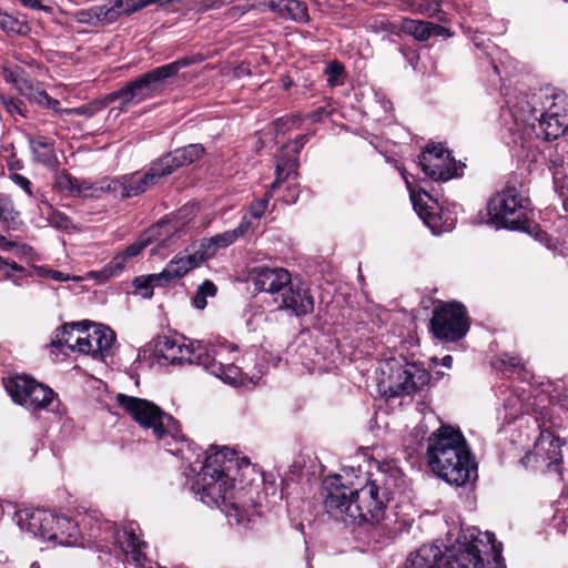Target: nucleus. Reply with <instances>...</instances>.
Wrapping results in <instances>:
<instances>
[{"label": "nucleus", "instance_id": "1", "mask_svg": "<svg viewBox=\"0 0 568 568\" xmlns=\"http://www.w3.org/2000/svg\"><path fill=\"white\" fill-rule=\"evenodd\" d=\"M237 465L235 452L227 447L207 454L192 490L203 504L220 508L230 521L234 519L236 524H243L251 521L258 511L254 504L248 505L243 499L242 491L234 493Z\"/></svg>", "mask_w": 568, "mask_h": 568}, {"label": "nucleus", "instance_id": "2", "mask_svg": "<svg viewBox=\"0 0 568 568\" xmlns=\"http://www.w3.org/2000/svg\"><path fill=\"white\" fill-rule=\"evenodd\" d=\"M324 488V507L336 520L374 526L385 517L387 493L382 491L379 483L367 481L359 488H353L342 480L341 475H334L325 479Z\"/></svg>", "mask_w": 568, "mask_h": 568}, {"label": "nucleus", "instance_id": "3", "mask_svg": "<svg viewBox=\"0 0 568 568\" xmlns=\"http://www.w3.org/2000/svg\"><path fill=\"white\" fill-rule=\"evenodd\" d=\"M430 469L449 485L457 487L477 478V465L459 429L442 426L427 440Z\"/></svg>", "mask_w": 568, "mask_h": 568}, {"label": "nucleus", "instance_id": "4", "mask_svg": "<svg viewBox=\"0 0 568 568\" xmlns=\"http://www.w3.org/2000/svg\"><path fill=\"white\" fill-rule=\"evenodd\" d=\"M118 404L142 427L151 428L156 440L162 442L168 452L187 459L181 445L185 442L180 425L171 415L164 413L154 403L119 394Z\"/></svg>", "mask_w": 568, "mask_h": 568}, {"label": "nucleus", "instance_id": "5", "mask_svg": "<svg viewBox=\"0 0 568 568\" xmlns=\"http://www.w3.org/2000/svg\"><path fill=\"white\" fill-rule=\"evenodd\" d=\"M204 60L201 53L182 57L171 63L156 67L134 80L128 82L118 91L106 95L109 102L121 100V105L138 104L161 93L170 79L178 75L179 71Z\"/></svg>", "mask_w": 568, "mask_h": 568}, {"label": "nucleus", "instance_id": "6", "mask_svg": "<svg viewBox=\"0 0 568 568\" xmlns=\"http://www.w3.org/2000/svg\"><path fill=\"white\" fill-rule=\"evenodd\" d=\"M528 199L515 184L508 183L503 191L490 199L488 214L498 227L530 231Z\"/></svg>", "mask_w": 568, "mask_h": 568}, {"label": "nucleus", "instance_id": "7", "mask_svg": "<svg viewBox=\"0 0 568 568\" xmlns=\"http://www.w3.org/2000/svg\"><path fill=\"white\" fill-rule=\"evenodd\" d=\"M468 329L469 321L463 304L449 302L434 308L430 320V332L434 337L444 342H457Z\"/></svg>", "mask_w": 568, "mask_h": 568}, {"label": "nucleus", "instance_id": "8", "mask_svg": "<svg viewBox=\"0 0 568 568\" xmlns=\"http://www.w3.org/2000/svg\"><path fill=\"white\" fill-rule=\"evenodd\" d=\"M234 352H236V346L226 343L207 345V358L201 361L200 365L226 384L234 386L254 385L255 382L251 377L243 374L233 363H229L232 359L230 355Z\"/></svg>", "mask_w": 568, "mask_h": 568}, {"label": "nucleus", "instance_id": "9", "mask_svg": "<svg viewBox=\"0 0 568 568\" xmlns=\"http://www.w3.org/2000/svg\"><path fill=\"white\" fill-rule=\"evenodd\" d=\"M428 382L429 375L425 369L407 364L405 366H392L388 377L382 379L378 387L384 396L393 398L402 395H412L428 384Z\"/></svg>", "mask_w": 568, "mask_h": 568}, {"label": "nucleus", "instance_id": "10", "mask_svg": "<svg viewBox=\"0 0 568 568\" xmlns=\"http://www.w3.org/2000/svg\"><path fill=\"white\" fill-rule=\"evenodd\" d=\"M153 343L155 356L173 365L183 362L200 365L201 361L207 358V345L201 341H193L186 345L176 337L160 335Z\"/></svg>", "mask_w": 568, "mask_h": 568}, {"label": "nucleus", "instance_id": "11", "mask_svg": "<svg viewBox=\"0 0 568 568\" xmlns=\"http://www.w3.org/2000/svg\"><path fill=\"white\" fill-rule=\"evenodd\" d=\"M90 322L83 325L79 331L74 342L78 344V352L91 355L93 358L104 359L111 355V349L115 343L114 332L102 324H93L90 329Z\"/></svg>", "mask_w": 568, "mask_h": 568}, {"label": "nucleus", "instance_id": "12", "mask_svg": "<svg viewBox=\"0 0 568 568\" xmlns=\"http://www.w3.org/2000/svg\"><path fill=\"white\" fill-rule=\"evenodd\" d=\"M163 176L166 175L161 165H159L158 161H154L145 173L135 172L122 175L113 180L109 187L118 193L121 199H129L144 193L158 184Z\"/></svg>", "mask_w": 568, "mask_h": 568}, {"label": "nucleus", "instance_id": "13", "mask_svg": "<svg viewBox=\"0 0 568 568\" xmlns=\"http://www.w3.org/2000/svg\"><path fill=\"white\" fill-rule=\"evenodd\" d=\"M424 173L435 181H448L456 175V161L442 144H432L419 156Z\"/></svg>", "mask_w": 568, "mask_h": 568}, {"label": "nucleus", "instance_id": "14", "mask_svg": "<svg viewBox=\"0 0 568 568\" xmlns=\"http://www.w3.org/2000/svg\"><path fill=\"white\" fill-rule=\"evenodd\" d=\"M560 446L558 437L550 432H541L535 443L534 450L523 458V463L535 464L536 468L557 471L562 458Z\"/></svg>", "mask_w": 568, "mask_h": 568}, {"label": "nucleus", "instance_id": "15", "mask_svg": "<svg viewBox=\"0 0 568 568\" xmlns=\"http://www.w3.org/2000/svg\"><path fill=\"white\" fill-rule=\"evenodd\" d=\"M539 129L545 139H557L568 129V97L556 94L546 112L540 113Z\"/></svg>", "mask_w": 568, "mask_h": 568}, {"label": "nucleus", "instance_id": "16", "mask_svg": "<svg viewBox=\"0 0 568 568\" xmlns=\"http://www.w3.org/2000/svg\"><path fill=\"white\" fill-rule=\"evenodd\" d=\"M250 280L257 292H265L276 300L292 281L291 273L284 267L255 266L250 272Z\"/></svg>", "mask_w": 568, "mask_h": 568}, {"label": "nucleus", "instance_id": "17", "mask_svg": "<svg viewBox=\"0 0 568 568\" xmlns=\"http://www.w3.org/2000/svg\"><path fill=\"white\" fill-rule=\"evenodd\" d=\"M277 310L284 311L290 315L303 316L314 310V300L310 291L302 284L293 280L283 290V293L274 300Z\"/></svg>", "mask_w": 568, "mask_h": 568}, {"label": "nucleus", "instance_id": "18", "mask_svg": "<svg viewBox=\"0 0 568 568\" xmlns=\"http://www.w3.org/2000/svg\"><path fill=\"white\" fill-rule=\"evenodd\" d=\"M17 523L22 530L32 534L43 540H51L57 538L55 521L57 515L37 509L33 511L22 510L16 514Z\"/></svg>", "mask_w": 568, "mask_h": 568}, {"label": "nucleus", "instance_id": "19", "mask_svg": "<svg viewBox=\"0 0 568 568\" xmlns=\"http://www.w3.org/2000/svg\"><path fill=\"white\" fill-rule=\"evenodd\" d=\"M90 516H82L81 520L72 519L68 516H57L55 535L53 541L64 546L82 545L80 542L83 536V529L88 530L90 537L94 536V527L91 525Z\"/></svg>", "mask_w": 568, "mask_h": 568}, {"label": "nucleus", "instance_id": "20", "mask_svg": "<svg viewBox=\"0 0 568 568\" xmlns=\"http://www.w3.org/2000/svg\"><path fill=\"white\" fill-rule=\"evenodd\" d=\"M311 136L312 134H301L283 148L276 163V179L272 183V187H277L282 182L288 179L291 174L296 172L298 154Z\"/></svg>", "mask_w": 568, "mask_h": 568}, {"label": "nucleus", "instance_id": "21", "mask_svg": "<svg viewBox=\"0 0 568 568\" xmlns=\"http://www.w3.org/2000/svg\"><path fill=\"white\" fill-rule=\"evenodd\" d=\"M549 170L552 174L555 190L562 197L568 196V145L558 143L549 152Z\"/></svg>", "mask_w": 568, "mask_h": 568}, {"label": "nucleus", "instance_id": "22", "mask_svg": "<svg viewBox=\"0 0 568 568\" xmlns=\"http://www.w3.org/2000/svg\"><path fill=\"white\" fill-rule=\"evenodd\" d=\"M400 174L405 180V183L409 191L410 200L415 211L418 213L420 219L424 220L425 224H427L432 229L433 233H439L440 230H438V213L436 212V207L433 205H428V203L425 201H432V196L426 191L416 190L415 187H413L406 175L405 170H402Z\"/></svg>", "mask_w": 568, "mask_h": 568}, {"label": "nucleus", "instance_id": "23", "mask_svg": "<svg viewBox=\"0 0 568 568\" xmlns=\"http://www.w3.org/2000/svg\"><path fill=\"white\" fill-rule=\"evenodd\" d=\"M204 153L201 144H190L184 148L175 149L158 160L165 175L171 174L180 166L191 164L199 160Z\"/></svg>", "mask_w": 568, "mask_h": 568}, {"label": "nucleus", "instance_id": "24", "mask_svg": "<svg viewBox=\"0 0 568 568\" xmlns=\"http://www.w3.org/2000/svg\"><path fill=\"white\" fill-rule=\"evenodd\" d=\"M116 542L128 559H130L136 567L145 568L148 558L144 555L143 549L146 547V544L139 540L133 528H124L122 531H119L116 534Z\"/></svg>", "mask_w": 568, "mask_h": 568}, {"label": "nucleus", "instance_id": "25", "mask_svg": "<svg viewBox=\"0 0 568 568\" xmlns=\"http://www.w3.org/2000/svg\"><path fill=\"white\" fill-rule=\"evenodd\" d=\"M265 6L281 19L295 22H307L310 19L305 2L300 0H268Z\"/></svg>", "mask_w": 568, "mask_h": 568}, {"label": "nucleus", "instance_id": "26", "mask_svg": "<svg viewBox=\"0 0 568 568\" xmlns=\"http://www.w3.org/2000/svg\"><path fill=\"white\" fill-rule=\"evenodd\" d=\"M368 481L379 483L382 491L387 493V500L389 501L395 490L404 485V476L396 464L387 462L379 466L376 477Z\"/></svg>", "mask_w": 568, "mask_h": 568}, {"label": "nucleus", "instance_id": "27", "mask_svg": "<svg viewBox=\"0 0 568 568\" xmlns=\"http://www.w3.org/2000/svg\"><path fill=\"white\" fill-rule=\"evenodd\" d=\"M72 18L77 22L90 27H101L115 22L108 2L101 6L80 9L72 14Z\"/></svg>", "mask_w": 568, "mask_h": 568}, {"label": "nucleus", "instance_id": "28", "mask_svg": "<svg viewBox=\"0 0 568 568\" xmlns=\"http://www.w3.org/2000/svg\"><path fill=\"white\" fill-rule=\"evenodd\" d=\"M204 260L196 248L193 253L184 255L178 254L163 268L170 281L183 277L189 271L197 267Z\"/></svg>", "mask_w": 568, "mask_h": 568}, {"label": "nucleus", "instance_id": "29", "mask_svg": "<svg viewBox=\"0 0 568 568\" xmlns=\"http://www.w3.org/2000/svg\"><path fill=\"white\" fill-rule=\"evenodd\" d=\"M34 381V378L28 375H17L10 377L4 383V386L12 400L23 406L24 403H28Z\"/></svg>", "mask_w": 568, "mask_h": 568}, {"label": "nucleus", "instance_id": "30", "mask_svg": "<svg viewBox=\"0 0 568 568\" xmlns=\"http://www.w3.org/2000/svg\"><path fill=\"white\" fill-rule=\"evenodd\" d=\"M83 325H87V321L64 324L59 327L52 337V346L61 351L68 348L73 352H78V344L74 342V339L77 338L78 331Z\"/></svg>", "mask_w": 568, "mask_h": 568}, {"label": "nucleus", "instance_id": "31", "mask_svg": "<svg viewBox=\"0 0 568 568\" xmlns=\"http://www.w3.org/2000/svg\"><path fill=\"white\" fill-rule=\"evenodd\" d=\"M28 141L36 161L44 165H52L55 162L53 141L43 136L32 135L28 136Z\"/></svg>", "mask_w": 568, "mask_h": 568}, {"label": "nucleus", "instance_id": "32", "mask_svg": "<svg viewBox=\"0 0 568 568\" xmlns=\"http://www.w3.org/2000/svg\"><path fill=\"white\" fill-rule=\"evenodd\" d=\"M236 234L232 230L225 231L221 234H216L210 239H204L199 246L204 261L212 257L217 248L227 247L236 241Z\"/></svg>", "mask_w": 568, "mask_h": 568}, {"label": "nucleus", "instance_id": "33", "mask_svg": "<svg viewBox=\"0 0 568 568\" xmlns=\"http://www.w3.org/2000/svg\"><path fill=\"white\" fill-rule=\"evenodd\" d=\"M53 398L54 392L50 387L34 381L28 403L23 407L32 412L47 409Z\"/></svg>", "mask_w": 568, "mask_h": 568}, {"label": "nucleus", "instance_id": "34", "mask_svg": "<svg viewBox=\"0 0 568 568\" xmlns=\"http://www.w3.org/2000/svg\"><path fill=\"white\" fill-rule=\"evenodd\" d=\"M515 121L535 129V122L539 123L541 111L531 104L529 100H521L509 106Z\"/></svg>", "mask_w": 568, "mask_h": 568}, {"label": "nucleus", "instance_id": "35", "mask_svg": "<svg viewBox=\"0 0 568 568\" xmlns=\"http://www.w3.org/2000/svg\"><path fill=\"white\" fill-rule=\"evenodd\" d=\"M1 75L8 83H11L20 94L27 98H31V91L33 90V87L32 83L26 79L24 71L21 68L3 67Z\"/></svg>", "mask_w": 568, "mask_h": 568}, {"label": "nucleus", "instance_id": "36", "mask_svg": "<svg viewBox=\"0 0 568 568\" xmlns=\"http://www.w3.org/2000/svg\"><path fill=\"white\" fill-rule=\"evenodd\" d=\"M115 21L121 16H131L148 7V0H106Z\"/></svg>", "mask_w": 568, "mask_h": 568}, {"label": "nucleus", "instance_id": "37", "mask_svg": "<svg viewBox=\"0 0 568 568\" xmlns=\"http://www.w3.org/2000/svg\"><path fill=\"white\" fill-rule=\"evenodd\" d=\"M432 22L404 18L400 30L418 41H426L430 38Z\"/></svg>", "mask_w": 568, "mask_h": 568}, {"label": "nucleus", "instance_id": "38", "mask_svg": "<svg viewBox=\"0 0 568 568\" xmlns=\"http://www.w3.org/2000/svg\"><path fill=\"white\" fill-rule=\"evenodd\" d=\"M216 291L215 284L210 280H205L196 291L193 305L199 310H204L207 305L206 297L215 296Z\"/></svg>", "mask_w": 568, "mask_h": 568}, {"label": "nucleus", "instance_id": "39", "mask_svg": "<svg viewBox=\"0 0 568 568\" xmlns=\"http://www.w3.org/2000/svg\"><path fill=\"white\" fill-rule=\"evenodd\" d=\"M48 221L50 225L59 230H78L72 220L65 213L54 210L52 206L49 207Z\"/></svg>", "mask_w": 568, "mask_h": 568}, {"label": "nucleus", "instance_id": "40", "mask_svg": "<svg viewBox=\"0 0 568 568\" xmlns=\"http://www.w3.org/2000/svg\"><path fill=\"white\" fill-rule=\"evenodd\" d=\"M78 179L67 172H59L54 176V186L59 191H67L70 195L75 196Z\"/></svg>", "mask_w": 568, "mask_h": 568}, {"label": "nucleus", "instance_id": "41", "mask_svg": "<svg viewBox=\"0 0 568 568\" xmlns=\"http://www.w3.org/2000/svg\"><path fill=\"white\" fill-rule=\"evenodd\" d=\"M126 262V256L119 253L104 266L101 274L104 278L115 276L124 270Z\"/></svg>", "mask_w": 568, "mask_h": 568}, {"label": "nucleus", "instance_id": "42", "mask_svg": "<svg viewBox=\"0 0 568 568\" xmlns=\"http://www.w3.org/2000/svg\"><path fill=\"white\" fill-rule=\"evenodd\" d=\"M276 187H270V190L265 193V195L262 197V199H258L257 201L253 202L250 206V212H248V215L255 220H260L267 206H268V202H270V199L272 196V192L275 190Z\"/></svg>", "mask_w": 568, "mask_h": 568}, {"label": "nucleus", "instance_id": "43", "mask_svg": "<svg viewBox=\"0 0 568 568\" xmlns=\"http://www.w3.org/2000/svg\"><path fill=\"white\" fill-rule=\"evenodd\" d=\"M417 11L422 14H425L429 18H436L440 22H446V17L440 9L439 2H426L420 3L417 8Z\"/></svg>", "mask_w": 568, "mask_h": 568}, {"label": "nucleus", "instance_id": "44", "mask_svg": "<svg viewBox=\"0 0 568 568\" xmlns=\"http://www.w3.org/2000/svg\"><path fill=\"white\" fill-rule=\"evenodd\" d=\"M23 24L16 18L0 10V29L7 33H20Z\"/></svg>", "mask_w": 568, "mask_h": 568}, {"label": "nucleus", "instance_id": "45", "mask_svg": "<svg viewBox=\"0 0 568 568\" xmlns=\"http://www.w3.org/2000/svg\"><path fill=\"white\" fill-rule=\"evenodd\" d=\"M135 292L139 293L143 298H151L153 296V288L151 282L146 275L138 276L132 282Z\"/></svg>", "mask_w": 568, "mask_h": 568}, {"label": "nucleus", "instance_id": "46", "mask_svg": "<svg viewBox=\"0 0 568 568\" xmlns=\"http://www.w3.org/2000/svg\"><path fill=\"white\" fill-rule=\"evenodd\" d=\"M0 99L8 113L11 115L18 114L20 116H26L23 103L21 101L3 95Z\"/></svg>", "mask_w": 568, "mask_h": 568}, {"label": "nucleus", "instance_id": "47", "mask_svg": "<svg viewBox=\"0 0 568 568\" xmlns=\"http://www.w3.org/2000/svg\"><path fill=\"white\" fill-rule=\"evenodd\" d=\"M38 273L41 275V276H48L57 282H67V281H70V280H73V281H79L80 277H77V276H70L69 274L67 273H63V272H60V271H57V270H50V268H45V267H38L37 268Z\"/></svg>", "mask_w": 568, "mask_h": 568}, {"label": "nucleus", "instance_id": "48", "mask_svg": "<svg viewBox=\"0 0 568 568\" xmlns=\"http://www.w3.org/2000/svg\"><path fill=\"white\" fill-rule=\"evenodd\" d=\"M327 77V83L331 87L339 84V77L343 73V67L337 62H331L325 70Z\"/></svg>", "mask_w": 568, "mask_h": 568}, {"label": "nucleus", "instance_id": "49", "mask_svg": "<svg viewBox=\"0 0 568 568\" xmlns=\"http://www.w3.org/2000/svg\"><path fill=\"white\" fill-rule=\"evenodd\" d=\"M13 204L12 201L3 195H0V221H10L13 220Z\"/></svg>", "mask_w": 568, "mask_h": 568}, {"label": "nucleus", "instance_id": "50", "mask_svg": "<svg viewBox=\"0 0 568 568\" xmlns=\"http://www.w3.org/2000/svg\"><path fill=\"white\" fill-rule=\"evenodd\" d=\"M29 99L34 100L39 104L47 105L48 108H51V109H57V106L60 104L58 100L52 99L45 91L33 92V90H32L31 98H29Z\"/></svg>", "mask_w": 568, "mask_h": 568}, {"label": "nucleus", "instance_id": "51", "mask_svg": "<svg viewBox=\"0 0 568 568\" xmlns=\"http://www.w3.org/2000/svg\"><path fill=\"white\" fill-rule=\"evenodd\" d=\"M332 111L329 110L328 105L320 106L316 110L307 113L305 115L306 119L312 121L313 123L321 122L323 119L329 116Z\"/></svg>", "mask_w": 568, "mask_h": 568}, {"label": "nucleus", "instance_id": "52", "mask_svg": "<svg viewBox=\"0 0 568 568\" xmlns=\"http://www.w3.org/2000/svg\"><path fill=\"white\" fill-rule=\"evenodd\" d=\"M146 276L152 284L153 290L154 287L165 286L171 282L164 270H162L160 273L149 274Z\"/></svg>", "mask_w": 568, "mask_h": 568}, {"label": "nucleus", "instance_id": "53", "mask_svg": "<svg viewBox=\"0 0 568 568\" xmlns=\"http://www.w3.org/2000/svg\"><path fill=\"white\" fill-rule=\"evenodd\" d=\"M252 219L250 215H244L239 226L232 230L235 232L236 239L244 236L251 229H254Z\"/></svg>", "mask_w": 568, "mask_h": 568}, {"label": "nucleus", "instance_id": "54", "mask_svg": "<svg viewBox=\"0 0 568 568\" xmlns=\"http://www.w3.org/2000/svg\"><path fill=\"white\" fill-rule=\"evenodd\" d=\"M146 246L145 242H135L131 245H129L123 252H121L123 255L126 256V260L129 261L132 257L138 256L142 250Z\"/></svg>", "mask_w": 568, "mask_h": 568}, {"label": "nucleus", "instance_id": "55", "mask_svg": "<svg viewBox=\"0 0 568 568\" xmlns=\"http://www.w3.org/2000/svg\"><path fill=\"white\" fill-rule=\"evenodd\" d=\"M12 181L20 186L28 195H32L31 182L23 175L14 173L11 175Z\"/></svg>", "mask_w": 568, "mask_h": 568}, {"label": "nucleus", "instance_id": "56", "mask_svg": "<svg viewBox=\"0 0 568 568\" xmlns=\"http://www.w3.org/2000/svg\"><path fill=\"white\" fill-rule=\"evenodd\" d=\"M226 1L227 0H195V3L203 10H211L222 7Z\"/></svg>", "mask_w": 568, "mask_h": 568}, {"label": "nucleus", "instance_id": "57", "mask_svg": "<svg viewBox=\"0 0 568 568\" xmlns=\"http://www.w3.org/2000/svg\"><path fill=\"white\" fill-rule=\"evenodd\" d=\"M93 187L92 183L88 180H79L77 182L75 196H88L89 191Z\"/></svg>", "mask_w": 568, "mask_h": 568}, {"label": "nucleus", "instance_id": "58", "mask_svg": "<svg viewBox=\"0 0 568 568\" xmlns=\"http://www.w3.org/2000/svg\"><path fill=\"white\" fill-rule=\"evenodd\" d=\"M22 6L30 9L43 10L51 12V7L41 4L40 0H19Z\"/></svg>", "mask_w": 568, "mask_h": 568}, {"label": "nucleus", "instance_id": "59", "mask_svg": "<svg viewBox=\"0 0 568 568\" xmlns=\"http://www.w3.org/2000/svg\"><path fill=\"white\" fill-rule=\"evenodd\" d=\"M433 34L439 36V37H450L452 36L450 31L447 28L442 27L439 24H435V23H432V28H430V37Z\"/></svg>", "mask_w": 568, "mask_h": 568}, {"label": "nucleus", "instance_id": "60", "mask_svg": "<svg viewBox=\"0 0 568 568\" xmlns=\"http://www.w3.org/2000/svg\"><path fill=\"white\" fill-rule=\"evenodd\" d=\"M17 244L14 242L8 241L3 235H0V247L4 251H9L14 247Z\"/></svg>", "mask_w": 568, "mask_h": 568}, {"label": "nucleus", "instance_id": "61", "mask_svg": "<svg viewBox=\"0 0 568 568\" xmlns=\"http://www.w3.org/2000/svg\"><path fill=\"white\" fill-rule=\"evenodd\" d=\"M442 365L447 367V368H450L452 365H453V357L450 355H446L442 358Z\"/></svg>", "mask_w": 568, "mask_h": 568}, {"label": "nucleus", "instance_id": "62", "mask_svg": "<svg viewBox=\"0 0 568 568\" xmlns=\"http://www.w3.org/2000/svg\"><path fill=\"white\" fill-rule=\"evenodd\" d=\"M65 112L68 114H87V110L85 108H77V109H70V110H65Z\"/></svg>", "mask_w": 568, "mask_h": 568}, {"label": "nucleus", "instance_id": "63", "mask_svg": "<svg viewBox=\"0 0 568 568\" xmlns=\"http://www.w3.org/2000/svg\"><path fill=\"white\" fill-rule=\"evenodd\" d=\"M244 74H250V70L246 67L241 65L235 70L236 77H242Z\"/></svg>", "mask_w": 568, "mask_h": 568}, {"label": "nucleus", "instance_id": "64", "mask_svg": "<svg viewBox=\"0 0 568 568\" xmlns=\"http://www.w3.org/2000/svg\"><path fill=\"white\" fill-rule=\"evenodd\" d=\"M498 559L499 557H497L496 559H489L487 562V568H500L498 565Z\"/></svg>", "mask_w": 568, "mask_h": 568}]
</instances>
